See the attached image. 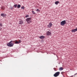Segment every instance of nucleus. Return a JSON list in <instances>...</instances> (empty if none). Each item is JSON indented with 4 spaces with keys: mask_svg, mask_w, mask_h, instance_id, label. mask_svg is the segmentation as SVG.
I'll return each instance as SVG.
<instances>
[{
    "mask_svg": "<svg viewBox=\"0 0 77 77\" xmlns=\"http://www.w3.org/2000/svg\"><path fill=\"white\" fill-rule=\"evenodd\" d=\"M36 11L37 12H40V10H39L38 9H37L36 10Z\"/></svg>",
    "mask_w": 77,
    "mask_h": 77,
    "instance_id": "obj_20",
    "label": "nucleus"
},
{
    "mask_svg": "<svg viewBox=\"0 0 77 77\" xmlns=\"http://www.w3.org/2000/svg\"><path fill=\"white\" fill-rule=\"evenodd\" d=\"M52 25L53 24H52V23H50L48 26V27L50 28L52 26Z\"/></svg>",
    "mask_w": 77,
    "mask_h": 77,
    "instance_id": "obj_7",
    "label": "nucleus"
},
{
    "mask_svg": "<svg viewBox=\"0 0 77 77\" xmlns=\"http://www.w3.org/2000/svg\"><path fill=\"white\" fill-rule=\"evenodd\" d=\"M14 42V41H11L9 42L7 44V45L8 47H13L14 45V44H15V43Z\"/></svg>",
    "mask_w": 77,
    "mask_h": 77,
    "instance_id": "obj_1",
    "label": "nucleus"
},
{
    "mask_svg": "<svg viewBox=\"0 0 77 77\" xmlns=\"http://www.w3.org/2000/svg\"><path fill=\"white\" fill-rule=\"evenodd\" d=\"M21 8L23 9H25V7H24V6H23L21 7Z\"/></svg>",
    "mask_w": 77,
    "mask_h": 77,
    "instance_id": "obj_19",
    "label": "nucleus"
},
{
    "mask_svg": "<svg viewBox=\"0 0 77 77\" xmlns=\"http://www.w3.org/2000/svg\"><path fill=\"white\" fill-rule=\"evenodd\" d=\"M59 74H60V72H56L54 75V77H57V76H59Z\"/></svg>",
    "mask_w": 77,
    "mask_h": 77,
    "instance_id": "obj_5",
    "label": "nucleus"
},
{
    "mask_svg": "<svg viewBox=\"0 0 77 77\" xmlns=\"http://www.w3.org/2000/svg\"><path fill=\"white\" fill-rule=\"evenodd\" d=\"M17 6V8L18 9H19L20 8H21V5H18Z\"/></svg>",
    "mask_w": 77,
    "mask_h": 77,
    "instance_id": "obj_14",
    "label": "nucleus"
},
{
    "mask_svg": "<svg viewBox=\"0 0 77 77\" xmlns=\"http://www.w3.org/2000/svg\"><path fill=\"white\" fill-rule=\"evenodd\" d=\"M54 71H56V70H55V68H54Z\"/></svg>",
    "mask_w": 77,
    "mask_h": 77,
    "instance_id": "obj_24",
    "label": "nucleus"
},
{
    "mask_svg": "<svg viewBox=\"0 0 77 77\" xmlns=\"http://www.w3.org/2000/svg\"><path fill=\"white\" fill-rule=\"evenodd\" d=\"M26 21L28 24L32 22V19L31 17L27 18L26 19Z\"/></svg>",
    "mask_w": 77,
    "mask_h": 77,
    "instance_id": "obj_2",
    "label": "nucleus"
},
{
    "mask_svg": "<svg viewBox=\"0 0 77 77\" xmlns=\"http://www.w3.org/2000/svg\"><path fill=\"white\" fill-rule=\"evenodd\" d=\"M1 15L2 17H5V16H6V14H4L2 13L1 14Z\"/></svg>",
    "mask_w": 77,
    "mask_h": 77,
    "instance_id": "obj_10",
    "label": "nucleus"
},
{
    "mask_svg": "<svg viewBox=\"0 0 77 77\" xmlns=\"http://www.w3.org/2000/svg\"><path fill=\"white\" fill-rule=\"evenodd\" d=\"M39 38H40V39H44V38H45V37H44V36H43L42 35L41 36H40L39 37Z\"/></svg>",
    "mask_w": 77,
    "mask_h": 77,
    "instance_id": "obj_12",
    "label": "nucleus"
},
{
    "mask_svg": "<svg viewBox=\"0 0 77 77\" xmlns=\"http://www.w3.org/2000/svg\"><path fill=\"white\" fill-rule=\"evenodd\" d=\"M77 31V28L74 29H72V30L71 32H76Z\"/></svg>",
    "mask_w": 77,
    "mask_h": 77,
    "instance_id": "obj_8",
    "label": "nucleus"
},
{
    "mask_svg": "<svg viewBox=\"0 0 77 77\" xmlns=\"http://www.w3.org/2000/svg\"><path fill=\"white\" fill-rule=\"evenodd\" d=\"M23 23V20H20L19 21V24H22Z\"/></svg>",
    "mask_w": 77,
    "mask_h": 77,
    "instance_id": "obj_6",
    "label": "nucleus"
},
{
    "mask_svg": "<svg viewBox=\"0 0 77 77\" xmlns=\"http://www.w3.org/2000/svg\"><path fill=\"white\" fill-rule=\"evenodd\" d=\"M13 7H14L15 8H16L17 7V4L14 5L13 6Z\"/></svg>",
    "mask_w": 77,
    "mask_h": 77,
    "instance_id": "obj_15",
    "label": "nucleus"
},
{
    "mask_svg": "<svg viewBox=\"0 0 77 77\" xmlns=\"http://www.w3.org/2000/svg\"><path fill=\"white\" fill-rule=\"evenodd\" d=\"M32 13L33 14H35V11H32Z\"/></svg>",
    "mask_w": 77,
    "mask_h": 77,
    "instance_id": "obj_18",
    "label": "nucleus"
},
{
    "mask_svg": "<svg viewBox=\"0 0 77 77\" xmlns=\"http://www.w3.org/2000/svg\"><path fill=\"white\" fill-rule=\"evenodd\" d=\"M66 21L64 20L61 21L60 22V24L62 26H63L64 25L66 24Z\"/></svg>",
    "mask_w": 77,
    "mask_h": 77,
    "instance_id": "obj_3",
    "label": "nucleus"
},
{
    "mask_svg": "<svg viewBox=\"0 0 77 77\" xmlns=\"http://www.w3.org/2000/svg\"><path fill=\"white\" fill-rule=\"evenodd\" d=\"M59 1H56L55 2V5H58V4H59Z\"/></svg>",
    "mask_w": 77,
    "mask_h": 77,
    "instance_id": "obj_13",
    "label": "nucleus"
},
{
    "mask_svg": "<svg viewBox=\"0 0 77 77\" xmlns=\"http://www.w3.org/2000/svg\"><path fill=\"white\" fill-rule=\"evenodd\" d=\"M29 17V15H26L25 16V17H26V18H27V17Z\"/></svg>",
    "mask_w": 77,
    "mask_h": 77,
    "instance_id": "obj_22",
    "label": "nucleus"
},
{
    "mask_svg": "<svg viewBox=\"0 0 77 77\" xmlns=\"http://www.w3.org/2000/svg\"><path fill=\"white\" fill-rule=\"evenodd\" d=\"M51 34V32H50V31H47L46 32V35H50Z\"/></svg>",
    "mask_w": 77,
    "mask_h": 77,
    "instance_id": "obj_9",
    "label": "nucleus"
},
{
    "mask_svg": "<svg viewBox=\"0 0 77 77\" xmlns=\"http://www.w3.org/2000/svg\"><path fill=\"white\" fill-rule=\"evenodd\" d=\"M1 9H2L3 10H4V9H5V7H4V6H3L2 7Z\"/></svg>",
    "mask_w": 77,
    "mask_h": 77,
    "instance_id": "obj_16",
    "label": "nucleus"
},
{
    "mask_svg": "<svg viewBox=\"0 0 77 77\" xmlns=\"http://www.w3.org/2000/svg\"><path fill=\"white\" fill-rule=\"evenodd\" d=\"M63 68L62 67H60V68L59 69V71H62V70H63Z\"/></svg>",
    "mask_w": 77,
    "mask_h": 77,
    "instance_id": "obj_11",
    "label": "nucleus"
},
{
    "mask_svg": "<svg viewBox=\"0 0 77 77\" xmlns=\"http://www.w3.org/2000/svg\"><path fill=\"white\" fill-rule=\"evenodd\" d=\"M0 26H3V25H2V24L0 23Z\"/></svg>",
    "mask_w": 77,
    "mask_h": 77,
    "instance_id": "obj_21",
    "label": "nucleus"
},
{
    "mask_svg": "<svg viewBox=\"0 0 77 77\" xmlns=\"http://www.w3.org/2000/svg\"><path fill=\"white\" fill-rule=\"evenodd\" d=\"M10 9H11V10H12V9H14V7H12V6H10Z\"/></svg>",
    "mask_w": 77,
    "mask_h": 77,
    "instance_id": "obj_17",
    "label": "nucleus"
},
{
    "mask_svg": "<svg viewBox=\"0 0 77 77\" xmlns=\"http://www.w3.org/2000/svg\"><path fill=\"white\" fill-rule=\"evenodd\" d=\"M64 73V72H61V74H62V75H63V74Z\"/></svg>",
    "mask_w": 77,
    "mask_h": 77,
    "instance_id": "obj_23",
    "label": "nucleus"
},
{
    "mask_svg": "<svg viewBox=\"0 0 77 77\" xmlns=\"http://www.w3.org/2000/svg\"><path fill=\"white\" fill-rule=\"evenodd\" d=\"M14 42V44H20L21 42V41L20 40H19V41H18L17 40H15V41H13Z\"/></svg>",
    "mask_w": 77,
    "mask_h": 77,
    "instance_id": "obj_4",
    "label": "nucleus"
}]
</instances>
